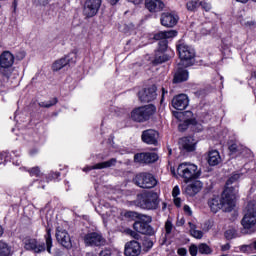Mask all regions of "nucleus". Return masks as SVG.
Returning <instances> with one entry per match:
<instances>
[{
  "label": "nucleus",
  "instance_id": "nucleus-1",
  "mask_svg": "<svg viewBox=\"0 0 256 256\" xmlns=\"http://www.w3.org/2000/svg\"><path fill=\"white\" fill-rule=\"evenodd\" d=\"M137 205L141 209L155 211V209L159 208V194L153 191L146 192L138 196Z\"/></svg>",
  "mask_w": 256,
  "mask_h": 256
},
{
  "label": "nucleus",
  "instance_id": "nucleus-2",
  "mask_svg": "<svg viewBox=\"0 0 256 256\" xmlns=\"http://www.w3.org/2000/svg\"><path fill=\"white\" fill-rule=\"evenodd\" d=\"M177 173L179 177L185 180L187 183L191 179H199L201 177V170L195 164L184 162L180 164L177 168Z\"/></svg>",
  "mask_w": 256,
  "mask_h": 256
},
{
  "label": "nucleus",
  "instance_id": "nucleus-3",
  "mask_svg": "<svg viewBox=\"0 0 256 256\" xmlns=\"http://www.w3.org/2000/svg\"><path fill=\"white\" fill-rule=\"evenodd\" d=\"M157 108L153 104L138 107L131 112V118L137 123H144V121H149L152 115H155Z\"/></svg>",
  "mask_w": 256,
  "mask_h": 256
},
{
  "label": "nucleus",
  "instance_id": "nucleus-4",
  "mask_svg": "<svg viewBox=\"0 0 256 256\" xmlns=\"http://www.w3.org/2000/svg\"><path fill=\"white\" fill-rule=\"evenodd\" d=\"M177 51L180 57V65L191 67L195 63V50L185 43L177 46Z\"/></svg>",
  "mask_w": 256,
  "mask_h": 256
},
{
  "label": "nucleus",
  "instance_id": "nucleus-5",
  "mask_svg": "<svg viewBox=\"0 0 256 256\" xmlns=\"http://www.w3.org/2000/svg\"><path fill=\"white\" fill-rule=\"evenodd\" d=\"M239 190L233 188H225L222 196L220 198V203L222 205L223 211L226 213L231 212L232 209H235V199Z\"/></svg>",
  "mask_w": 256,
  "mask_h": 256
},
{
  "label": "nucleus",
  "instance_id": "nucleus-6",
  "mask_svg": "<svg viewBox=\"0 0 256 256\" xmlns=\"http://www.w3.org/2000/svg\"><path fill=\"white\" fill-rule=\"evenodd\" d=\"M256 224V202L250 201L244 209V217L242 218L241 225L244 229H251Z\"/></svg>",
  "mask_w": 256,
  "mask_h": 256
},
{
  "label": "nucleus",
  "instance_id": "nucleus-7",
  "mask_svg": "<svg viewBox=\"0 0 256 256\" xmlns=\"http://www.w3.org/2000/svg\"><path fill=\"white\" fill-rule=\"evenodd\" d=\"M133 182L137 187H141L142 189H153V187L157 186V179H155V176L147 172L136 175Z\"/></svg>",
  "mask_w": 256,
  "mask_h": 256
},
{
  "label": "nucleus",
  "instance_id": "nucleus-8",
  "mask_svg": "<svg viewBox=\"0 0 256 256\" xmlns=\"http://www.w3.org/2000/svg\"><path fill=\"white\" fill-rule=\"evenodd\" d=\"M140 219L142 221H136L133 224L134 231H137V233H140L141 235H155V230L149 225V223L153 221V218L147 215H140Z\"/></svg>",
  "mask_w": 256,
  "mask_h": 256
},
{
  "label": "nucleus",
  "instance_id": "nucleus-9",
  "mask_svg": "<svg viewBox=\"0 0 256 256\" xmlns=\"http://www.w3.org/2000/svg\"><path fill=\"white\" fill-rule=\"evenodd\" d=\"M173 115L178 121H182V124H179V130L185 131L187 127L191 126L195 127L197 125V120L193 118V112L185 111V112H177L174 111Z\"/></svg>",
  "mask_w": 256,
  "mask_h": 256
},
{
  "label": "nucleus",
  "instance_id": "nucleus-10",
  "mask_svg": "<svg viewBox=\"0 0 256 256\" xmlns=\"http://www.w3.org/2000/svg\"><path fill=\"white\" fill-rule=\"evenodd\" d=\"M101 0H86L83 5L82 13L84 17L87 19H91V17H95L97 13H99V9H101Z\"/></svg>",
  "mask_w": 256,
  "mask_h": 256
},
{
  "label": "nucleus",
  "instance_id": "nucleus-11",
  "mask_svg": "<svg viewBox=\"0 0 256 256\" xmlns=\"http://www.w3.org/2000/svg\"><path fill=\"white\" fill-rule=\"evenodd\" d=\"M84 243L86 247H103L107 241L101 233L90 232L84 236Z\"/></svg>",
  "mask_w": 256,
  "mask_h": 256
},
{
  "label": "nucleus",
  "instance_id": "nucleus-12",
  "mask_svg": "<svg viewBox=\"0 0 256 256\" xmlns=\"http://www.w3.org/2000/svg\"><path fill=\"white\" fill-rule=\"evenodd\" d=\"M141 103H151L157 99V86L153 85L138 92Z\"/></svg>",
  "mask_w": 256,
  "mask_h": 256
},
{
  "label": "nucleus",
  "instance_id": "nucleus-13",
  "mask_svg": "<svg viewBox=\"0 0 256 256\" xmlns=\"http://www.w3.org/2000/svg\"><path fill=\"white\" fill-rule=\"evenodd\" d=\"M13 63H15V56L10 51H4L0 55V72L2 75L9 77V74L5 73V69H9V67H13Z\"/></svg>",
  "mask_w": 256,
  "mask_h": 256
},
{
  "label": "nucleus",
  "instance_id": "nucleus-14",
  "mask_svg": "<svg viewBox=\"0 0 256 256\" xmlns=\"http://www.w3.org/2000/svg\"><path fill=\"white\" fill-rule=\"evenodd\" d=\"M24 248L26 251H33V253H45L47 249L45 243L37 241L35 238H27L24 240Z\"/></svg>",
  "mask_w": 256,
  "mask_h": 256
},
{
  "label": "nucleus",
  "instance_id": "nucleus-15",
  "mask_svg": "<svg viewBox=\"0 0 256 256\" xmlns=\"http://www.w3.org/2000/svg\"><path fill=\"white\" fill-rule=\"evenodd\" d=\"M56 240L62 247H65V249H71V247H73L69 232L63 228L56 229Z\"/></svg>",
  "mask_w": 256,
  "mask_h": 256
},
{
  "label": "nucleus",
  "instance_id": "nucleus-16",
  "mask_svg": "<svg viewBox=\"0 0 256 256\" xmlns=\"http://www.w3.org/2000/svg\"><path fill=\"white\" fill-rule=\"evenodd\" d=\"M142 141L147 145H159V132L154 129H148L142 132Z\"/></svg>",
  "mask_w": 256,
  "mask_h": 256
},
{
  "label": "nucleus",
  "instance_id": "nucleus-17",
  "mask_svg": "<svg viewBox=\"0 0 256 256\" xmlns=\"http://www.w3.org/2000/svg\"><path fill=\"white\" fill-rule=\"evenodd\" d=\"M172 107L178 111H184L186 107H189V96L187 94H180L172 99Z\"/></svg>",
  "mask_w": 256,
  "mask_h": 256
},
{
  "label": "nucleus",
  "instance_id": "nucleus-18",
  "mask_svg": "<svg viewBox=\"0 0 256 256\" xmlns=\"http://www.w3.org/2000/svg\"><path fill=\"white\" fill-rule=\"evenodd\" d=\"M159 156L155 152L139 153L134 156L135 163H155Z\"/></svg>",
  "mask_w": 256,
  "mask_h": 256
},
{
  "label": "nucleus",
  "instance_id": "nucleus-19",
  "mask_svg": "<svg viewBox=\"0 0 256 256\" xmlns=\"http://www.w3.org/2000/svg\"><path fill=\"white\" fill-rule=\"evenodd\" d=\"M161 25L163 27H175L177 25V22L179 21V17L173 13L164 12L161 15Z\"/></svg>",
  "mask_w": 256,
  "mask_h": 256
},
{
  "label": "nucleus",
  "instance_id": "nucleus-20",
  "mask_svg": "<svg viewBox=\"0 0 256 256\" xmlns=\"http://www.w3.org/2000/svg\"><path fill=\"white\" fill-rule=\"evenodd\" d=\"M145 8L150 13H159L165 9V3L161 0H145Z\"/></svg>",
  "mask_w": 256,
  "mask_h": 256
},
{
  "label": "nucleus",
  "instance_id": "nucleus-21",
  "mask_svg": "<svg viewBox=\"0 0 256 256\" xmlns=\"http://www.w3.org/2000/svg\"><path fill=\"white\" fill-rule=\"evenodd\" d=\"M124 253L126 256H139L141 253V244L137 241L127 242Z\"/></svg>",
  "mask_w": 256,
  "mask_h": 256
},
{
  "label": "nucleus",
  "instance_id": "nucleus-22",
  "mask_svg": "<svg viewBox=\"0 0 256 256\" xmlns=\"http://www.w3.org/2000/svg\"><path fill=\"white\" fill-rule=\"evenodd\" d=\"M201 189H203V183L196 180L184 187V193L189 195V197H195V195H197Z\"/></svg>",
  "mask_w": 256,
  "mask_h": 256
},
{
  "label": "nucleus",
  "instance_id": "nucleus-23",
  "mask_svg": "<svg viewBox=\"0 0 256 256\" xmlns=\"http://www.w3.org/2000/svg\"><path fill=\"white\" fill-rule=\"evenodd\" d=\"M117 165V159L111 158L108 161L97 163L93 166H88L83 169V171H93V169H109V167H115Z\"/></svg>",
  "mask_w": 256,
  "mask_h": 256
},
{
  "label": "nucleus",
  "instance_id": "nucleus-24",
  "mask_svg": "<svg viewBox=\"0 0 256 256\" xmlns=\"http://www.w3.org/2000/svg\"><path fill=\"white\" fill-rule=\"evenodd\" d=\"M184 65L178 64V69L174 75V83H183V81H187L189 79V72L185 70Z\"/></svg>",
  "mask_w": 256,
  "mask_h": 256
},
{
  "label": "nucleus",
  "instance_id": "nucleus-25",
  "mask_svg": "<svg viewBox=\"0 0 256 256\" xmlns=\"http://www.w3.org/2000/svg\"><path fill=\"white\" fill-rule=\"evenodd\" d=\"M179 147L183 151H195V142H193L191 137H184L179 140Z\"/></svg>",
  "mask_w": 256,
  "mask_h": 256
},
{
  "label": "nucleus",
  "instance_id": "nucleus-26",
  "mask_svg": "<svg viewBox=\"0 0 256 256\" xmlns=\"http://www.w3.org/2000/svg\"><path fill=\"white\" fill-rule=\"evenodd\" d=\"M173 37H177V31L169 30V31H161L154 34V39L156 41H164L167 39H173Z\"/></svg>",
  "mask_w": 256,
  "mask_h": 256
},
{
  "label": "nucleus",
  "instance_id": "nucleus-27",
  "mask_svg": "<svg viewBox=\"0 0 256 256\" xmlns=\"http://www.w3.org/2000/svg\"><path fill=\"white\" fill-rule=\"evenodd\" d=\"M221 163V155H219V151L212 150L208 153V164L212 167L215 165H219Z\"/></svg>",
  "mask_w": 256,
  "mask_h": 256
},
{
  "label": "nucleus",
  "instance_id": "nucleus-28",
  "mask_svg": "<svg viewBox=\"0 0 256 256\" xmlns=\"http://www.w3.org/2000/svg\"><path fill=\"white\" fill-rule=\"evenodd\" d=\"M71 63V60L69 59V56H66L64 58H61L57 61H55L52 65L53 71H61L63 67H66V65H69Z\"/></svg>",
  "mask_w": 256,
  "mask_h": 256
},
{
  "label": "nucleus",
  "instance_id": "nucleus-29",
  "mask_svg": "<svg viewBox=\"0 0 256 256\" xmlns=\"http://www.w3.org/2000/svg\"><path fill=\"white\" fill-rule=\"evenodd\" d=\"M208 205L212 211V213H217L222 209V204H221V197L216 196L212 199L209 200Z\"/></svg>",
  "mask_w": 256,
  "mask_h": 256
},
{
  "label": "nucleus",
  "instance_id": "nucleus-30",
  "mask_svg": "<svg viewBox=\"0 0 256 256\" xmlns=\"http://www.w3.org/2000/svg\"><path fill=\"white\" fill-rule=\"evenodd\" d=\"M11 255H13V250H12L11 246L7 242L1 240L0 241V256H11Z\"/></svg>",
  "mask_w": 256,
  "mask_h": 256
},
{
  "label": "nucleus",
  "instance_id": "nucleus-31",
  "mask_svg": "<svg viewBox=\"0 0 256 256\" xmlns=\"http://www.w3.org/2000/svg\"><path fill=\"white\" fill-rule=\"evenodd\" d=\"M239 174H233L226 182V188L225 189H238L237 181H239Z\"/></svg>",
  "mask_w": 256,
  "mask_h": 256
},
{
  "label": "nucleus",
  "instance_id": "nucleus-32",
  "mask_svg": "<svg viewBox=\"0 0 256 256\" xmlns=\"http://www.w3.org/2000/svg\"><path fill=\"white\" fill-rule=\"evenodd\" d=\"M188 225L190 227V233L192 237H194L195 239H203V231L197 230L192 222H189Z\"/></svg>",
  "mask_w": 256,
  "mask_h": 256
},
{
  "label": "nucleus",
  "instance_id": "nucleus-33",
  "mask_svg": "<svg viewBox=\"0 0 256 256\" xmlns=\"http://www.w3.org/2000/svg\"><path fill=\"white\" fill-rule=\"evenodd\" d=\"M46 241V249L48 253H51V247H53V238H51V229H47V233L44 236Z\"/></svg>",
  "mask_w": 256,
  "mask_h": 256
},
{
  "label": "nucleus",
  "instance_id": "nucleus-34",
  "mask_svg": "<svg viewBox=\"0 0 256 256\" xmlns=\"http://www.w3.org/2000/svg\"><path fill=\"white\" fill-rule=\"evenodd\" d=\"M165 61H169V56L165 55L163 52H159L158 54H156L154 59L155 65L165 63Z\"/></svg>",
  "mask_w": 256,
  "mask_h": 256
},
{
  "label": "nucleus",
  "instance_id": "nucleus-35",
  "mask_svg": "<svg viewBox=\"0 0 256 256\" xmlns=\"http://www.w3.org/2000/svg\"><path fill=\"white\" fill-rule=\"evenodd\" d=\"M224 236L228 241H231V239H236L237 230H235V228H230L225 231Z\"/></svg>",
  "mask_w": 256,
  "mask_h": 256
},
{
  "label": "nucleus",
  "instance_id": "nucleus-36",
  "mask_svg": "<svg viewBox=\"0 0 256 256\" xmlns=\"http://www.w3.org/2000/svg\"><path fill=\"white\" fill-rule=\"evenodd\" d=\"M239 249L241 253H255V248H253V243L241 245Z\"/></svg>",
  "mask_w": 256,
  "mask_h": 256
},
{
  "label": "nucleus",
  "instance_id": "nucleus-37",
  "mask_svg": "<svg viewBox=\"0 0 256 256\" xmlns=\"http://www.w3.org/2000/svg\"><path fill=\"white\" fill-rule=\"evenodd\" d=\"M186 9H188V11H197V9H199V1L191 0L187 2Z\"/></svg>",
  "mask_w": 256,
  "mask_h": 256
},
{
  "label": "nucleus",
  "instance_id": "nucleus-38",
  "mask_svg": "<svg viewBox=\"0 0 256 256\" xmlns=\"http://www.w3.org/2000/svg\"><path fill=\"white\" fill-rule=\"evenodd\" d=\"M198 251L201 255H209L211 253V248L207 244H200L198 246Z\"/></svg>",
  "mask_w": 256,
  "mask_h": 256
},
{
  "label": "nucleus",
  "instance_id": "nucleus-39",
  "mask_svg": "<svg viewBox=\"0 0 256 256\" xmlns=\"http://www.w3.org/2000/svg\"><path fill=\"white\" fill-rule=\"evenodd\" d=\"M125 233H126V235H129L133 239H137V240L141 239V234L139 232H137L136 230L133 231V230L128 228V229L125 230Z\"/></svg>",
  "mask_w": 256,
  "mask_h": 256
},
{
  "label": "nucleus",
  "instance_id": "nucleus-40",
  "mask_svg": "<svg viewBox=\"0 0 256 256\" xmlns=\"http://www.w3.org/2000/svg\"><path fill=\"white\" fill-rule=\"evenodd\" d=\"M199 7H201L206 12H209L212 9L211 3L205 0L199 1Z\"/></svg>",
  "mask_w": 256,
  "mask_h": 256
},
{
  "label": "nucleus",
  "instance_id": "nucleus-41",
  "mask_svg": "<svg viewBox=\"0 0 256 256\" xmlns=\"http://www.w3.org/2000/svg\"><path fill=\"white\" fill-rule=\"evenodd\" d=\"M159 47H158V53H163V51H167V47H168V42L167 40H161L158 43Z\"/></svg>",
  "mask_w": 256,
  "mask_h": 256
},
{
  "label": "nucleus",
  "instance_id": "nucleus-42",
  "mask_svg": "<svg viewBox=\"0 0 256 256\" xmlns=\"http://www.w3.org/2000/svg\"><path fill=\"white\" fill-rule=\"evenodd\" d=\"M53 105H57V98H53L52 100H49L47 102H42L40 104V107H46L49 109V107H53Z\"/></svg>",
  "mask_w": 256,
  "mask_h": 256
},
{
  "label": "nucleus",
  "instance_id": "nucleus-43",
  "mask_svg": "<svg viewBox=\"0 0 256 256\" xmlns=\"http://www.w3.org/2000/svg\"><path fill=\"white\" fill-rule=\"evenodd\" d=\"M31 177H41V169L39 167H34L28 170Z\"/></svg>",
  "mask_w": 256,
  "mask_h": 256
},
{
  "label": "nucleus",
  "instance_id": "nucleus-44",
  "mask_svg": "<svg viewBox=\"0 0 256 256\" xmlns=\"http://www.w3.org/2000/svg\"><path fill=\"white\" fill-rule=\"evenodd\" d=\"M165 231H166V235H171V232L173 231V223L171 222V220L166 221Z\"/></svg>",
  "mask_w": 256,
  "mask_h": 256
},
{
  "label": "nucleus",
  "instance_id": "nucleus-45",
  "mask_svg": "<svg viewBox=\"0 0 256 256\" xmlns=\"http://www.w3.org/2000/svg\"><path fill=\"white\" fill-rule=\"evenodd\" d=\"M199 251V248L197 247V245L195 244H192L190 247H189V253L191 256H197V252Z\"/></svg>",
  "mask_w": 256,
  "mask_h": 256
},
{
  "label": "nucleus",
  "instance_id": "nucleus-46",
  "mask_svg": "<svg viewBox=\"0 0 256 256\" xmlns=\"http://www.w3.org/2000/svg\"><path fill=\"white\" fill-rule=\"evenodd\" d=\"M34 3L37 7H45L49 5V0H34Z\"/></svg>",
  "mask_w": 256,
  "mask_h": 256
},
{
  "label": "nucleus",
  "instance_id": "nucleus-47",
  "mask_svg": "<svg viewBox=\"0 0 256 256\" xmlns=\"http://www.w3.org/2000/svg\"><path fill=\"white\" fill-rule=\"evenodd\" d=\"M26 53L25 51H20L16 54V59L18 61H23V59H25Z\"/></svg>",
  "mask_w": 256,
  "mask_h": 256
},
{
  "label": "nucleus",
  "instance_id": "nucleus-48",
  "mask_svg": "<svg viewBox=\"0 0 256 256\" xmlns=\"http://www.w3.org/2000/svg\"><path fill=\"white\" fill-rule=\"evenodd\" d=\"M143 245L146 247V249H151L153 247V242L149 239H146L144 240Z\"/></svg>",
  "mask_w": 256,
  "mask_h": 256
},
{
  "label": "nucleus",
  "instance_id": "nucleus-49",
  "mask_svg": "<svg viewBox=\"0 0 256 256\" xmlns=\"http://www.w3.org/2000/svg\"><path fill=\"white\" fill-rule=\"evenodd\" d=\"M181 193V190H179V186H175L172 190V196L175 198Z\"/></svg>",
  "mask_w": 256,
  "mask_h": 256
},
{
  "label": "nucleus",
  "instance_id": "nucleus-50",
  "mask_svg": "<svg viewBox=\"0 0 256 256\" xmlns=\"http://www.w3.org/2000/svg\"><path fill=\"white\" fill-rule=\"evenodd\" d=\"M229 151L231 153H237V151H239V147L237 146V144H232L229 146Z\"/></svg>",
  "mask_w": 256,
  "mask_h": 256
},
{
  "label": "nucleus",
  "instance_id": "nucleus-51",
  "mask_svg": "<svg viewBox=\"0 0 256 256\" xmlns=\"http://www.w3.org/2000/svg\"><path fill=\"white\" fill-rule=\"evenodd\" d=\"M184 213H186V215H193V211H191V207H189V205H184Z\"/></svg>",
  "mask_w": 256,
  "mask_h": 256
},
{
  "label": "nucleus",
  "instance_id": "nucleus-52",
  "mask_svg": "<svg viewBox=\"0 0 256 256\" xmlns=\"http://www.w3.org/2000/svg\"><path fill=\"white\" fill-rule=\"evenodd\" d=\"M178 255H181V256L187 255V249H185V248H179V249H178Z\"/></svg>",
  "mask_w": 256,
  "mask_h": 256
},
{
  "label": "nucleus",
  "instance_id": "nucleus-53",
  "mask_svg": "<svg viewBox=\"0 0 256 256\" xmlns=\"http://www.w3.org/2000/svg\"><path fill=\"white\" fill-rule=\"evenodd\" d=\"M222 251H229L231 249V244L227 243L221 246Z\"/></svg>",
  "mask_w": 256,
  "mask_h": 256
},
{
  "label": "nucleus",
  "instance_id": "nucleus-54",
  "mask_svg": "<svg viewBox=\"0 0 256 256\" xmlns=\"http://www.w3.org/2000/svg\"><path fill=\"white\" fill-rule=\"evenodd\" d=\"M174 205L176 207H181V198H177V196L174 198Z\"/></svg>",
  "mask_w": 256,
  "mask_h": 256
},
{
  "label": "nucleus",
  "instance_id": "nucleus-55",
  "mask_svg": "<svg viewBox=\"0 0 256 256\" xmlns=\"http://www.w3.org/2000/svg\"><path fill=\"white\" fill-rule=\"evenodd\" d=\"M129 3H133L134 5H141L143 3V0H128Z\"/></svg>",
  "mask_w": 256,
  "mask_h": 256
},
{
  "label": "nucleus",
  "instance_id": "nucleus-56",
  "mask_svg": "<svg viewBox=\"0 0 256 256\" xmlns=\"http://www.w3.org/2000/svg\"><path fill=\"white\" fill-rule=\"evenodd\" d=\"M245 25H246V27H253L256 25V22L255 21H247V22H245Z\"/></svg>",
  "mask_w": 256,
  "mask_h": 256
},
{
  "label": "nucleus",
  "instance_id": "nucleus-57",
  "mask_svg": "<svg viewBox=\"0 0 256 256\" xmlns=\"http://www.w3.org/2000/svg\"><path fill=\"white\" fill-rule=\"evenodd\" d=\"M168 91L165 88H162V98L161 103H163V99H165V95H167Z\"/></svg>",
  "mask_w": 256,
  "mask_h": 256
},
{
  "label": "nucleus",
  "instance_id": "nucleus-58",
  "mask_svg": "<svg viewBox=\"0 0 256 256\" xmlns=\"http://www.w3.org/2000/svg\"><path fill=\"white\" fill-rule=\"evenodd\" d=\"M110 5H117L119 3V0H108Z\"/></svg>",
  "mask_w": 256,
  "mask_h": 256
},
{
  "label": "nucleus",
  "instance_id": "nucleus-59",
  "mask_svg": "<svg viewBox=\"0 0 256 256\" xmlns=\"http://www.w3.org/2000/svg\"><path fill=\"white\" fill-rule=\"evenodd\" d=\"M19 3V0H14L13 1V7H14V11H17V5Z\"/></svg>",
  "mask_w": 256,
  "mask_h": 256
},
{
  "label": "nucleus",
  "instance_id": "nucleus-60",
  "mask_svg": "<svg viewBox=\"0 0 256 256\" xmlns=\"http://www.w3.org/2000/svg\"><path fill=\"white\" fill-rule=\"evenodd\" d=\"M128 216L129 217H134L135 216V212H128Z\"/></svg>",
  "mask_w": 256,
  "mask_h": 256
},
{
  "label": "nucleus",
  "instance_id": "nucleus-61",
  "mask_svg": "<svg viewBox=\"0 0 256 256\" xmlns=\"http://www.w3.org/2000/svg\"><path fill=\"white\" fill-rule=\"evenodd\" d=\"M252 247L254 248V251H256V240L252 242Z\"/></svg>",
  "mask_w": 256,
  "mask_h": 256
},
{
  "label": "nucleus",
  "instance_id": "nucleus-62",
  "mask_svg": "<svg viewBox=\"0 0 256 256\" xmlns=\"http://www.w3.org/2000/svg\"><path fill=\"white\" fill-rule=\"evenodd\" d=\"M238 3H247L249 0H236Z\"/></svg>",
  "mask_w": 256,
  "mask_h": 256
},
{
  "label": "nucleus",
  "instance_id": "nucleus-63",
  "mask_svg": "<svg viewBox=\"0 0 256 256\" xmlns=\"http://www.w3.org/2000/svg\"><path fill=\"white\" fill-rule=\"evenodd\" d=\"M3 236V228L0 227V237Z\"/></svg>",
  "mask_w": 256,
  "mask_h": 256
},
{
  "label": "nucleus",
  "instance_id": "nucleus-64",
  "mask_svg": "<svg viewBox=\"0 0 256 256\" xmlns=\"http://www.w3.org/2000/svg\"><path fill=\"white\" fill-rule=\"evenodd\" d=\"M16 165H20V162H19V161H16Z\"/></svg>",
  "mask_w": 256,
  "mask_h": 256
}]
</instances>
